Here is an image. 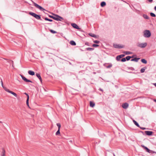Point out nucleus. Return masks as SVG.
I'll return each mask as SVG.
<instances>
[{"instance_id": "f257e3e1", "label": "nucleus", "mask_w": 156, "mask_h": 156, "mask_svg": "<svg viewBox=\"0 0 156 156\" xmlns=\"http://www.w3.org/2000/svg\"><path fill=\"white\" fill-rule=\"evenodd\" d=\"M29 14L30 15L34 17L36 19L38 20H42L41 19V16L40 15H37L33 12H29Z\"/></svg>"}, {"instance_id": "f03ea898", "label": "nucleus", "mask_w": 156, "mask_h": 156, "mask_svg": "<svg viewBox=\"0 0 156 156\" xmlns=\"http://www.w3.org/2000/svg\"><path fill=\"white\" fill-rule=\"evenodd\" d=\"M151 36V33L149 30H146L143 32V36L147 38H149Z\"/></svg>"}, {"instance_id": "7ed1b4c3", "label": "nucleus", "mask_w": 156, "mask_h": 156, "mask_svg": "<svg viewBox=\"0 0 156 156\" xmlns=\"http://www.w3.org/2000/svg\"><path fill=\"white\" fill-rule=\"evenodd\" d=\"M142 146L143 147V149L145 150L146 151L148 152V153L151 154H156V152L150 150L147 147L144 146V145H142Z\"/></svg>"}, {"instance_id": "20e7f679", "label": "nucleus", "mask_w": 156, "mask_h": 156, "mask_svg": "<svg viewBox=\"0 0 156 156\" xmlns=\"http://www.w3.org/2000/svg\"><path fill=\"white\" fill-rule=\"evenodd\" d=\"M33 4H34V5L35 7H36L37 8L39 9L40 10L43 11L44 10H45V11H47V10H46L45 9L43 8L41 6L39 5H38L36 3H35L34 2H33Z\"/></svg>"}, {"instance_id": "39448f33", "label": "nucleus", "mask_w": 156, "mask_h": 156, "mask_svg": "<svg viewBox=\"0 0 156 156\" xmlns=\"http://www.w3.org/2000/svg\"><path fill=\"white\" fill-rule=\"evenodd\" d=\"M33 4H34V5L35 7H36L37 8L39 9L40 10L43 11L44 10H45V11H47V10H46L45 9L43 8L41 6L39 5H38L36 3H35L34 2H33Z\"/></svg>"}, {"instance_id": "423d86ee", "label": "nucleus", "mask_w": 156, "mask_h": 156, "mask_svg": "<svg viewBox=\"0 0 156 156\" xmlns=\"http://www.w3.org/2000/svg\"><path fill=\"white\" fill-rule=\"evenodd\" d=\"M22 79L26 82H30L32 83V81L30 80H28L26 78L25 76H24L23 75H20Z\"/></svg>"}, {"instance_id": "0eeeda50", "label": "nucleus", "mask_w": 156, "mask_h": 156, "mask_svg": "<svg viewBox=\"0 0 156 156\" xmlns=\"http://www.w3.org/2000/svg\"><path fill=\"white\" fill-rule=\"evenodd\" d=\"M103 65L106 68L108 69L110 68L112 66V65L111 63H105Z\"/></svg>"}, {"instance_id": "6e6552de", "label": "nucleus", "mask_w": 156, "mask_h": 156, "mask_svg": "<svg viewBox=\"0 0 156 156\" xmlns=\"http://www.w3.org/2000/svg\"><path fill=\"white\" fill-rule=\"evenodd\" d=\"M113 47L116 48H124V46H121L119 44H114Z\"/></svg>"}, {"instance_id": "1a4fd4ad", "label": "nucleus", "mask_w": 156, "mask_h": 156, "mask_svg": "<svg viewBox=\"0 0 156 156\" xmlns=\"http://www.w3.org/2000/svg\"><path fill=\"white\" fill-rule=\"evenodd\" d=\"M147 43L145 42L144 43H140L139 44L138 46L142 48H145V47L147 46Z\"/></svg>"}, {"instance_id": "9d476101", "label": "nucleus", "mask_w": 156, "mask_h": 156, "mask_svg": "<svg viewBox=\"0 0 156 156\" xmlns=\"http://www.w3.org/2000/svg\"><path fill=\"white\" fill-rule=\"evenodd\" d=\"M145 133L146 135L151 136L154 133L152 131H145Z\"/></svg>"}, {"instance_id": "9b49d317", "label": "nucleus", "mask_w": 156, "mask_h": 156, "mask_svg": "<svg viewBox=\"0 0 156 156\" xmlns=\"http://www.w3.org/2000/svg\"><path fill=\"white\" fill-rule=\"evenodd\" d=\"M129 106V104L127 103H123L122 105V107L123 108L126 109Z\"/></svg>"}, {"instance_id": "f8f14e48", "label": "nucleus", "mask_w": 156, "mask_h": 156, "mask_svg": "<svg viewBox=\"0 0 156 156\" xmlns=\"http://www.w3.org/2000/svg\"><path fill=\"white\" fill-rule=\"evenodd\" d=\"M71 26L72 27L75 29H80V28H79V26L75 23H72L71 24Z\"/></svg>"}, {"instance_id": "ddd939ff", "label": "nucleus", "mask_w": 156, "mask_h": 156, "mask_svg": "<svg viewBox=\"0 0 156 156\" xmlns=\"http://www.w3.org/2000/svg\"><path fill=\"white\" fill-rule=\"evenodd\" d=\"M6 91L12 94H13L14 96L16 97H17V95L16 93H15L11 91L10 90L8 89V90H7Z\"/></svg>"}, {"instance_id": "4468645a", "label": "nucleus", "mask_w": 156, "mask_h": 156, "mask_svg": "<svg viewBox=\"0 0 156 156\" xmlns=\"http://www.w3.org/2000/svg\"><path fill=\"white\" fill-rule=\"evenodd\" d=\"M36 76L37 77V78L39 79L41 81V83H42V80L40 74L37 73L36 74Z\"/></svg>"}, {"instance_id": "2eb2a0df", "label": "nucleus", "mask_w": 156, "mask_h": 156, "mask_svg": "<svg viewBox=\"0 0 156 156\" xmlns=\"http://www.w3.org/2000/svg\"><path fill=\"white\" fill-rule=\"evenodd\" d=\"M58 17H59L60 19V20H59L60 21H63L64 22L66 23H67V21L65 19H64L63 17L60 16H58Z\"/></svg>"}, {"instance_id": "dca6fc26", "label": "nucleus", "mask_w": 156, "mask_h": 156, "mask_svg": "<svg viewBox=\"0 0 156 156\" xmlns=\"http://www.w3.org/2000/svg\"><path fill=\"white\" fill-rule=\"evenodd\" d=\"M95 105V103L93 101H90V106L92 108H93Z\"/></svg>"}, {"instance_id": "f3484780", "label": "nucleus", "mask_w": 156, "mask_h": 156, "mask_svg": "<svg viewBox=\"0 0 156 156\" xmlns=\"http://www.w3.org/2000/svg\"><path fill=\"white\" fill-rule=\"evenodd\" d=\"M28 74L31 76H34L35 75V73L34 71L32 70H29L28 71Z\"/></svg>"}, {"instance_id": "a211bd4d", "label": "nucleus", "mask_w": 156, "mask_h": 156, "mask_svg": "<svg viewBox=\"0 0 156 156\" xmlns=\"http://www.w3.org/2000/svg\"><path fill=\"white\" fill-rule=\"evenodd\" d=\"M106 5V3L105 2L103 1L102 2L100 3V5L101 7H104Z\"/></svg>"}, {"instance_id": "6ab92c4d", "label": "nucleus", "mask_w": 156, "mask_h": 156, "mask_svg": "<svg viewBox=\"0 0 156 156\" xmlns=\"http://www.w3.org/2000/svg\"><path fill=\"white\" fill-rule=\"evenodd\" d=\"M1 83L2 84V87L4 89V90L6 91L7 90H8V89L6 87H5L3 85V83L2 80V79H1Z\"/></svg>"}, {"instance_id": "aec40b11", "label": "nucleus", "mask_w": 156, "mask_h": 156, "mask_svg": "<svg viewBox=\"0 0 156 156\" xmlns=\"http://www.w3.org/2000/svg\"><path fill=\"white\" fill-rule=\"evenodd\" d=\"M89 35L91 37L94 38H97V35L92 33H89Z\"/></svg>"}, {"instance_id": "412c9836", "label": "nucleus", "mask_w": 156, "mask_h": 156, "mask_svg": "<svg viewBox=\"0 0 156 156\" xmlns=\"http://www.w3.org/2000/svg\"><path fill=\"white\" fill-rule=\"evenodd\" d=\"M123 53L127 55L131 54L133 53L132 52L129 51H124Z\"/></svg>"}, {"instance_id": "4be33fe9", "label": "nucleus", "mask_w": 156, "mask_h": 156, "mask_svg": "<svg viewBox=\"0 0 156 156\" xmlns=\"http://www.w3.org/2000/svg\"><path fill=\"white\" fill-rule=\"evenodd\" d=\"M70 44L73 46H75L76 45V44L75 42L73 41L72 40L70 41Z\"/></svg>"}, {"instance_id": "5701e85b", "label": "nucleus", "mask_w": 156, "mask_h": 156, "mask_svg": "<svg viewBox=\"0 0 156 156\" xmlns=\"http://www.w3.org/2000/svg\"><path fill=\"white\" fill-rule=\"evenodd\" d=\"M94 48H86V50L88 51H92L94 50Z\"/></svg>"}, {"instance_id": "b1692460", "label": "nucleus", "mask_w": 156, "mask_h": 156, "mask_svg": "<svg viewBox=\"0 0 156 156\" xmlns=\"http://www.w3.org/2000/svg\"><path fill=\"white\" fill-rule=\"evenodd\" d=\"M141 61L143 63L146 64L147 63V61L145 59L143 58L141 60Z\"/></svg>"}, {"instance_id": "393cba45", "label": "nucleus", "mask_w": 156, "mask_h": 156, "mask_svg": "<svg viewBox=\"0 0 156 156\" xmlns=\"http://www.w3.org/2000/svg\"><path fill=\"white\" fill-rule=\"evenodd\" d=\"M147 69V67H144L143 68H142L141 70H140V72L141 73H143L144 71H145V70Z\"/></svg>"}, {"instance_id": "a878e982", "label": "nucleus", "mask_w": 156, "mask_h": 156, "mask_svg": "<svg viewBox=\"0 0 156 156\" xmlns=\"http://www.w3.org/2000/svg\"><path fill=\"white\" fill-rule=\"evenodd\" d=\"M57 16H56V17H54V20L56 21H59V20H60L59 19V18L58 16H60L57 15Z\"/></svg>"}, {"instance_id": "bb28decb", "label": "nucleus", "mask_w": 156, "mask_h": 156, "mask_svg": "<svg viewBox=\"0 0 156 156\" xmlns=\"http://www.w3.org/2000/svg\"><path fill=\"white\" fill-rule=\"evenodd\" d=\"M121 58L119 55H118L116 56V60L118 61H120V59Z\"/></svg>"}, {"instance_id": "cd10ccee", "label": "nucleus", "mask_w": 156, "mask_h": 156, "mask_svg": "<svg viewBox=\"0 0 156 156\" xmlns=\"http://www.w3.org/2000/svg\"><path fill=\"white\" fill-rule=\"evenodd\" d=\"M143 17L144 18L148 20L149 19V18L148 17V16L146 14H144L143 15Z\"/></svg>"}, {"instance_id": "c85d7f7f", "label": "nucleus", "mask_w": 156, "mask_h": 156, "mask_svg": "<svg viewBox=\"0 0 156 156\" xmlns=\"http://www.w3.org/2000/svg\"><path fill=\"white\" fill-rule=\"evenodd\" d=\"M2 59H5V60H7V62H8L9 63H11V62L13 64V61H12V60H8V59H7L6 58H2Z\"/></svg>"}, {"instance_id": "c756f323", "label": "nucleus", "mask_w": 156, "mask_h": 156, "mask_svg": "<svg viewBox=\"0 0 156 156\" xmlns=\"http://www.w3.org/2000/svg\"><path fill=\"white\" fill-rule=\"evenodd\" d=\"M45 20H46V21H49L50 22H52L53 21V20H51V19H48V18L47 17H45V18H43Z\"/></svg>"}, {"instance_id": "7c9ffc66", "label": "nucleus", "mask_w": 156, "mask_h": 156, "mask_svg": "<svg viewBox=\"0 0 156 156\" xmlns=\"http://www.w3.org/2000/svg\"><path fill=\"white\" fill-rule=\"evenodd\" d=\"M128 69H130L132 71H131L130 72V73H135L134 72H133V71H134V69L133 67H129Z\"/></svg>"}, {"instance_id": "2f4dec72", "label": "nucleus", "mask_w": 156, "mask_h": 156, "mask_svg": "<svg viewBox=\"0 0 156 156\" xmlns=\"http://www.w3.org/2000/svg\"><path fill=\"white\" fill-rule=\"evenodd\" d=\"M56 135H60V129H58L57 131L55 133Z\"/></svg>"}, {"instance_id": "473e14b6", "label": "nucleus", "mask_w": 156, "mask_h": 156, "mask_svg": "<svg viewBox=\"0 0 156 156\" xmlns=\"http://www.w3.org/2000/svg\"><path fill=\"white\" fill-rule=\"evenodd\" d=\"M49 30L52 34H54L57 33L56 31L51 29H49Z\"/></svg>"}, {"instance_id": "72a5a7b5", "label": "nucleus", "mask_w": 156, "mask_h": 156, "mask_svg": "<svg viewBox=\"0 0 156 156\" xmlns=\"http://www.w3.org/2000/svg\"><path fill=\"white\" fill-rule=\"evenodd\" d=\"M29 98L28 97V98H27V100H26V104L27 106L30 108L29 104Z\"/></svg>"}, {"instance_id": "f704fd0d", "label": "nucleus", "mask_w": 156, "mask_h": 156, "mask_svg": "<svg viewBox=\"0 0 156 156\" xmlns=\"http://www.w3.org/2000/svg\"><path fill=\"white\" fill-rule=\"evenodd\" d=\"M126 60L129 61L131 58V56H128L126 57Z\"/></svg>"}, {"instance_id": "c9c22d12", "label": "nucleus", "mask_w": 156, "mask_h": 156, "mask_svg": "<svg viewBox=\"0 0 156 156\" xmlns=\"http://www.w3.org/2000/svg\"><path fill=\"white\" fill-rule=\"evenodd\" d=\"M137 127H140V128L144 130L146 129V128L145 127H140V125L137 122Z\"/></svg>"}, {"instance_id": "e433bc0d", "label": "nucleus", "mask_w": 156, "mask_h": 156, "mask_svg": "<svg viewBox=\"0 0 156 156\" xmlns=\"http://www.w3.org/2000/svg\"><path fill=\"white\" fill-rule=\"evenodd\" d=\"M57 126H58V129H60V128H61V124L59 123H57L56 124Z\"/></svg>"}, {"instance_id": "4c0bfd02", "label": "nucleus", "mask_w": 156, "mask_h": 156, "mask_svg": "<svg viewBox=\"0 0 156 156\" xmlns=\"http://www.w3.org/2000/svg\"><path fill=\"white\" fill-rule=\"evenodd\" d=\"M150 15L151 16L153 17H155L156 16V15L153 12H151L150 13Z\"/></svg>"}, {"instance_id": "58836bf2", "label": "nucleus", "mask_w": 156, "mask_h": 156, "mask_svg": "<svg viewBox=\"0 0 156 156\" xmlns=\"http://www.w3.org/2000/svg\"><path fill=\"white\" fill-rule=\"evenodd\" d=\"M130 60L132 61H135L136 62V57H135L134 58L131 59Z\"/></svg>"}, {"instance_id": "ea45409f", "label": "nucleus", "mask_w": 156, "mask_h": 156, "mask_svg": "<svg viewBox=\"0 0 156 156\" xmlns=\"http://www.w3.org/2000/svg\"><path fill=\"white\" fill-rule=\"evenodd\" d=\"M92 47H98L99 46V45L97 44H93L92 45Z\"/></svg>"}, {"instance_id": "a19ab883", "label": "nucleus", "mask_w": 156, "mask_h": 156, "mask_svg": "<svg viewBox=\"0 0 156 156\" xmlns=\"http://www.w3.org/2000/svg\"><path fill=\"white\" fill-rule=\"evenodd\" d=\"M126 61V58H122L121 59V61L122 62H125V61Z\"/></svg>"}, {"instance_id": "79ce46f5", "label": "nucleus", "mask_w": 156, "mask_h": 156, "mask_svg": "<svg viewBox=\"0 0 156 156\" xmlns=\"http://www.w3.org/2000/svg\"><path fill=\"white\" fill-rule=\"evenodd\" d=\"M2 154H5V150L4 149V148H2Z\"/></svg>"}, {"instance_id": "37998d69", "label": "nucleus", "mask_w": 156, "mask_h": 156, "mask_svg": "<svg viewBox=\"0 0 156 156\" xmlns=\"http://www.w3.org/2000/svg\"><path fill=\"white\" fill-rule=\"evenodd\" d=\"M48 16L51 18L53 19L54 20V16H53L50 15H48Z\"/></svg>"}, {"instance_id": "c03bdc74", "label": "nucleus", "mask_w": 156, "mask_h": 156, "mask_svg": "<svg viewBox=\"0 0 156 156\" xmlns=\"http://www.w3.org/2000/svg\"><path fill=\"white\" fill-rule=\"evenodd\" d=\"M93 42L94 43H96V44H98L100 42V41H98V40L94 41Z\"/></svg>"}, {"instance_id": "a18cd8bd", "label": "nucleus", "mask_w": 156, "mask_h": 156, "mask_svg": "<svg viewBox=\"0 0 156 156\" xmlns=\"http://www.w3.org/2000/svg\"><path fill=\"white\" fill-rule=\"evenodd\" d=\"M85 44L88 46H90L89 43L88 42H86L85 43Z\"/></svg>"}, {"instance_id": "49530a36", "label": "nucleus", "mask_w": 156, "mask_h": 156, "mask_svg": "<svg viewBox=\"0 0 156 156\" xmlns=\"http://www.w3.org/2000/svg\"><path fill=\"white\" fill-rule=\"evenodd\" d=\"M51 13V14H52L53 15V16H54V17H56V16H57V14H55L53 13Z\"/></svg>"}, {"instance_id": "de8ad7c7", "label": "nucleus", "mask_w": 156, "mask_h": 156, "mask_svg": "<svg viewBox=\"0 0 156 156\" xmlns=\"http://www.w3.org/2000/svg\"><path fill=\"white\" fill-rule=\"evenodd\" d=\"M119 56H120L121 58H122L123 57H124V56H125V55L124 54H121V55H119Z\"/></svg>"}, {"instance_id": "09e8293b", "label": "nucleus", "mask_w": 156, "mask_h": 156, "mask_svg": "<svg viewBox=\"0 0 156 156\" xmlns=\"http://www.w3.org/2000/svg\"><path fill=\"white\" fill-rule=\"evenodd\" d=\"M133 122L134 123V124L136 126V121L134 120H133Z\"/></svg>"}, {"instance_id": "8fccbe9b", "label": "nucleus", "mask_w": 156, "mask_h": 156, "mask_svg": "<svg viewBox=\"0 0 156 156\" xmlns=\"http://www.w3.org/2000/svg\"><path fill=\"white\" fill-rule=\"evenodd\" d=\"M138 133H140H140H141L143 134V135H144V132H143V131H141L138 130Z\"/></svg>"}, {"instance_id": "3c124183", "label": "nucleus", "mask_w": 156, "mask_h": 156, "mask_svg": "<svg viewBox=\"0 0 156 156\" xmlns=\"http://www.w3.org/2000/svg\"><path fill=\"white\" fill-rule=\"evenodd\" d=\"M24 94H26L27 97V98H28V97L29 98V96L28 94L26 93H25Z\"/></svg>"}, {"instance_id": "603ef678", "label": "nucleus", "mask_w": 156, "mask_h": 156, "mask_svg": "<svg viewBox=\"0 0 156 156\" xmlns=\"http://www.w3.org/2000/svg\"><path fill=\"white\" fill-rule=\"evenodd\" d=\"M136 57V55H133V56H131V58H133L134 57Z\"/></svg>"}, {"instance_id": "864d4df0", "label": "nucleus", "mask_w": 156, "mask_h": 156, "mask_svg": "<svg viewBox=\"0 0 156 156\" xmlns=\"http://www.w3.org/2000/svg\"><path fill=\"white\" fill-rule=\"evenodd\" d=\"M148 1L150 3H151L153 2V0H148Z\"/></svg>"}, {"instance_id": "5fc2aeb1", "label": "nucleus", "mask_w": 156, "mask_h": 156, "mask_svg": "<svg viewBox=\"0 0 156 156\" xmlns=\"http://www.w3.org/2000/svg\"><path fill=\"white\" fill-rule=\"evenodd\" d=\"M99 90L100 91H102V92H103V90L102 89H101V88H100L99 89Z\"/></svg>"}, {"instance_id": "6e6d98bb", "label": "nucleus", "mask_w": 156, "mask_h": 156, "mask_svg": "<svg viewBox=\"0 0 156 156\" xmlns=\"http://www.w3.org/2000/svg\"><path fill=\"white\" fill-rule=\"evenodd\" d=\"M154 10L156 11V6H155L154 7Z\"/></svg>"}, {"instance_id": "4d7b16f0", "label": "nucleus", "mask_w": 156, "mask_h": 156, "mask_svg": "<svg viewBox=\"0 0 156 156\" xmlns=\"http://www.w3.org/2000/svg\"><path fill=\"white\" fill-rule=\"evenodd\" d=\"M153 84L156 87V83H154Z\"/></svg>"}, {"instance_id": "13d9d810", "label": "nucleus", "mask_w": 156, "mask_h": 156, "mask_svg": "<svg viewBox=\"0 0 156 156\" xmlns=\"http://www.w3.org/2000/svg\"><path fill=\"white\" fill-rule=\"evenodd\" d=\"M2 156H5V154H2Z\"/></svg>"}, {"instance_id": "bf43d9fd", "label": "nucleus", "mask_w": 156, "mask_h": 156, "mask_svg": "<svg viewBox=\"0 0 156 156\" xmlns=\"http://www.w3.org/2000/svg\"><path fill=\"white\" fill-rule=\"evenodd\" d=\"M140 58H137V62L138 61V60L140 59Z\"/></svg>"}, {"instance_id": "052dcab7", "label": "nucleus", "mask_w": 156, "mask_h": 156, "mask_svg": "<svg viewBox=\"0 0 156 156\" xmlns=\"http://www.w3.org/2000/svg\"><path fill=\"white\" fill-rule=\"evenodd\" d=\"M154 101L155 102H156V99H154Z\"/></svg>"}, {"instance_id": "680f3d73", "label": "nucleus", "mask_w": 156, "mask_h": 156, "mask_svg": "<svg viewBox=\"0 0 156 156\" xmlns=\"http://www.w3.org/2000/svg\"><path fill=\"white\" fill-rule=\"evenodd\" d=\"M47 24H51V23H47Z\"/></svg>"}, {"instance_id": "e2e57ef3", "label": "nucleus", "mask_w": 156, "mask_h": 156, "mask_svg": "<svg viewBox=\"0 0 156 156\" xmlns=\"http://www.w3.org/2000/svg\"><path fill=\"white\" fill-rule=\"evenodd\" d=\"M0 123H2V121H0Z\"/></svg>"}, {"instance_id": "0e129e2a", "label": "nucleus", "mask_w": 156, "mask_h": 156, "mask_svg": "<svg viewBox=\"0 0 156 156\" xmlns=\"http://www.w3.org/2000/svg\"><path fill=\"white\" fill-rule=\"evenodd\" d=\"M113 155H114V156H115V154H113Z\"/></svg>"}]
</instances>
